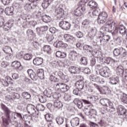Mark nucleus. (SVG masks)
<instances>
[{
  "label": "nucleus",
  "mask_w": 127,
  "mask_h": 127,
  "mask_svg": "<svg viewBox=\"0 0 127 127\" xmlns=\"http://www.w3.org/2000/svg\"><path fill=\"white\" fill-rule=\"evenodd\" d=\"M44 95L47 98H51L52 96V92L51 90H45L44 91Z\"/></svg>",
  "instance_id": "nucleus-46"
},
{
  "label": "nucleus",
  "mask_w": 127,
  "mask_h": 127,
  "mask_svg": "<svg viewBox=\"0 0 127 127\" xmlns=\"http://www.w3.org/2000/svg\"><path fill=\"white\" fill-rule=\"evenodd\" d=\"M15 92H17V89L14 90V92L13 93L12 95L13 100H20V95Z\"/></svg>",
  "instance_id": "nucleus-37"
},
{
  "label": "nucleus",
  "mask_w": 127,
  "mask_h": 127,
  "mask_svg": "<svg viewBox=\"0 0 127 127\" xmlns=\"http://www.w3.org/2000/svg\"><path fill=\"white\" fill-rule=\"evenodd\" d=\"M102 62H104V63H106V64H110V62H111V59L109 58H104L102 60Z\"/></svg>",
  "instance_id": "nucleus-58"
},
{
  "label": "nucleus",
  "mask_w": 127,
  "mask_h": 127,
  "mask_svg": "<svg viewBox=\"0 0 127 127\" xmlns=\"http://www.w3.org/2000/svg\"><path fill=\"white\" fill-rule=\"evenodd\" d=\"M73 103L77 106L78 109L83 108V101L79 100V99H75L73 101Z\"/></svg>",
  "instance_id": "nucleus-29"
},
{
  "label": "nucleus",
  "mask_w": 127,
  "mask_h": 127,
  "mask_svg": "<svg viewBox=\"0 0 127 127\" xmlns=\"http://www.w3.org/2000/svg\"><path fill=\"white\" fill-rule=\"evenodd\" d=\"M91 117H93L94 119H96L97 117V111L94 109H90V115Z\"/></svg>",
  "instance_id": "nucleus-48"
},
{
  "label": "nucleus",
  "mask_w": 127,
  "mask_h": 127,
  "mask_svg": "<svg viewBox=\"0 0 127 127\" xmlns=\"http://www.w3.org/2000/svg\"><path fill=\"white\" fill-rule=\"evenodd\" d=\"M59 26L64 30H69L71 27V24L68 21H62L59 23Z\"/></svg>",
  "instance_id": "nucleus-9"
},
{
  "label": "nucleus",
  "mask_w": 127,
  "mask_h": 127,
  "mask_svg": "<svg viewBox=\"0 0 127 127\" xmlns=\"http://www.w3.org/2000/svg\"><path fill=\"white\" fill-rule=\"evenodd\" d=\"M54 0H44L42 3V6L43 8H47L49 5L53 2Z\"/></svg>",
  "instance_id": "nucleus-26"
},
{
  "label": "nucleus",
  "mask_w": 127,
  "mask_h": 127,
  "mask_svg": "<svg viewBox=\"0 0 127 127\" xmlns=\"http://www.w3.org/2000/svg\"><path fill=\"white\" fill-rule=\"evenodd\" d=\"M64 40L67 43H69V44H73L75 41H76V39L75 37H73V36H70L68 34H65L64 36Z\"/></svg>",
  "instance_id": "nucleus-11"
},
{
  "label": "nucleus",
  "mask_w": 127,
  "mask_h": 127,
  "mask_svg": "<svg viewBox=\"0 0 127 127\" xmlns=\"http://www.w3.org/2000/svg\"><path fill=\"white\" fill-rule=\"evenodd\" d=\"M38 99H39V102H40V103H46V102L47 101L46 99V96H45V95H39Z\"/></svg>",
  "instance_id": "nucleus-41"
},
{
  "label": "nucleus",
  "mask_w": 127,
  "mask_h": 127,
  "mask_svg": "<svg viewBox=\"0 0 127 127\" xmlns=\"http://www.w3.org/2000/svg\"><path fill=\"white\" fill-rule=\"evenodd\" d=\"M54 46L57 48H60V47H64V43L62 41L56 42L54 44Z\"/></svg>",
  "instance_id": "nucleus-40"
},
{
  "label": "nucleus",
  "mask_w": 127,
  "mask_h": 127,
  "mask_svg": "<svg viewBox=\"0 0 127 127\" xmlns=\"http://www.w3.org/2000/svg\"><path fill=\"white\" fill-rule=\"evenodd\" d=\"M42 21H43V22L47 23L48 22H50V20H51V18L50 17V16L45 14L42 16Z\"/></svg>",
  "instance_id": "nucleus-33"
},
{
  "label": "nucleus",
  "mask_w": 127,
  "mask_h": 127,
  "mask_svg": "<svg viewBox=\"0 0 127 127\" xmlns=\"http://www.w3.org/2000/svg\"><path fill=\"white\" fill-rule=\"evenodd\" d=\"M26 32L28 36H30V35H33V34H34V32H33V31L29 29L27 30Z\"/></svg>",
  "instance_id": "nucleus-64"
},
{
  "label": "nucleus",
  "mask_w": 127,
  "mask_h": 127,
  "mask_svg": "<svg viewBox=\"0 0 127 127\" xmlns=\"http://www.w3.org/2000/svg\"><path fill=\"white\" fill-rule=\"evenodd\" d=\"M27 73L32 80H33V81H36V80H37V75H36V73L34 72L33 70L29 69L27 70Z\"/></svg>",
  "instance_id": "nucleus-16"
},
{
  "label": "nucleus",
  "mask_w": 127,
  "mask_h": 127,
  "mask_svg": "<svg viewBox=\"0 0 127 127\" xmlns=\"http://www.w3.org/2000/svg\"><path fill=\"white\" fill-rule=\"evenodd\" d=\"M26 110L28 114H30L31 116H33V117H37L39 114V112L36 109V107L32 104H28L27 106Z\"/></svg>",
  "instance_id": "nucleus-4"
},
{
  "label": "nucleus",
  "mask_w": 127,
  "mask_h": 127,
  "mask_svg": "<svg viewBox=\"0 0 127 127\" xmlns=\"http://www.w3.org/2000/svg\"><path fill=\"white\" fill-rule=\"evenodd\" d=\"M33 63L36 66H40L43 63V59L40 57L36 58L33 60Z\"/></svg>",
  "instance_id": "nucleus-23"
},
{
  "label": "nucleus",
  "mask_w": 127,
  "mask_h": 127,
  "mask_svg": "<svg viewBox=\"0 0 127 127\" xmlns=\"http://www.w3.org/2000/svg\"><path fill=\"white\" fill-rule=\"evenodd\" d=\"M36 6H37V3H32L31 4L27 3L25 5L24 8L26 11L29 12V11H31L32 9H34Z\"/></svg>",
  "instance_id": "nucleus-12"
},
{
  "label": "nucleus",
  "mask_w": 127,
  "mask_h": 127,
  "mask_svg": "<svg viewBox=\"0 0 127 127\" xmlns=\"http://www.w3.org/2000/svg\"><path fill=\"white\" fill-rule=\"evenodd\" d=\"M71 125L73 127H78L80 125V119L78 117L72 118L71 121Z\"/></svg>",
  "instance_id": "nucleus-21"
},
{
  "label": "nucleus",
  "mask_w": 127,
  "mask_h": 127,
  "mask_svg": "<svg viewBox=\"0 0 127 127\" xmlns=\"http://www.w3.org/2000/svg\"><path fill=\"white\" fill-rule=\"evenodd\" d=\"M53 98H54V99H57V100H58L61 98V94L58 92H55L53 95Z\"/></svg>",
  "instance_id": "nucleus-51"
},
{
  "label": "nucleus",
  "mask_w": 127,
  "mask_h": 127,
  "mask_svg": "<svg viewBox=\"0 0 127 127\" xmlns=\"http://www.w3.org/2000/svg\"><path fill=\"white\" fill-rule=\"evenodd\" d=\"M96 57V58H99V59H100V60H103V59L104 58V56L103 55V53H102V52H98L97 55Z\"/></svg>",
  "instance_id": "nucleus-55"
},
{
  "label": "nucleus",
  "mask_w": 127,
  "mask_h": 127,
  "mask_svg": "<svg viewBox=\"0 0 127 127\" xmlns=\"http://www.w3.org/2000/svg\"><path fill=\"white\" fill-rule=\"evenodd\" d=\"M100 103L101 105H102V106H104L105 107H108V103H109V100L106 99H102L100 100Z\"/></svg>",
  "instance_id": "nucleus-44"
},
{
  "label": "nucleus",
  "mask_w": 127,
  "mask_h": 127,
  "mask_svg": "<svg viewBox=\"0 0 127 127\" xmlns=\"http://www.w3.org/2000/svg\"><path fill=\"white\" fill-rule=\"evenodd\" d=\"M54 107L57 108V109H62L63 107V104L61 102L59 101H55L54 103Z\"/></svg>",
  "instance_id": "nucleus-35"
},
{
  "label": "nucleus",
  "mask_w": 127,
  "mask_h": 127,
  "mask_svg": "<svg viewBox=\"0 0 127 127\" xmlns=\"http://www.w3.org/2000/svg\"><path fill=\"white\" fill-rule=\"evenodd\" d=\"M99 74L100 76L104 77L105 78H108L110 77L111 75V72L108 67H104L99 70Z\"/></svg>",
  "instance_id": "nucleus-7"
},
{
  "label": "nucleus",
  "mask_w": 127,
  "mask_h": 127,
  "mask_svg": "<svg viewBox=\"0 0 127 127\" xmlns=\"http://www.w3.org/2000/svg\"><path fill=\"white\" fill-rule=\"evenodd\" d=\"M109 80L111 85H117L120 81V77L118 76L113 75L109 78Z\"/></svg>",
  "instance_id": "nucleus-13"
},
{
  "label": "nucleus",
  "mask_w": 127,
  "mask_h": 127,
  "mask_svg": "<svg viewBox=\"0 0 127 127\" xmlns=\"http://www.w3.org/2000/svg\"><path fill=\"white\" fill-rule=\"evenodd\" d=\"M56 122L59 126H61L64 123V118L61 117H58L56 119Z\"/></svg>",
  "instance_id": "nucleus-43"
},
{
  "label": "nucleus",
  "mask_w": 127,
  "mask_h": 127,
  "mask_svg": "<svg viewBox=\"0 0 127 127\" xmlns=\"http://www.w3.org/2000/svg\"><path fill=\"white\" fill-rule=\"evenodd\" d=\"M47 124L48 127H54V123L52 120H51V121H48Z\"/></svg>",
  "instance_id": "nucleus-63"
},
{
  "label": "nucleus",
  "mask_w": 127,
  "mask_h": 127,
  "mask_svg": "<svg viewBox=\"0 0 127 127\" xmlns=\"http://www.w3.org/2000/svg\"><path fill=\"white\" fill-rule=\"evenodd\" d=\"M32 58V55L30 54H25L23 56V59L26 61H29Z\"/></svg>",
  "instance_id": "nucleus-45"
},
{
  "label": "nucleus",
  "mask_w": 127,
  "mask_h": 127,
  "mask_svg": "<svg viewBox=\"0 0 127 127\" xmlns=\"http://www.w3.org/2000/svg\"><path fill=\"white\" fill-rule=\"evenodd\" d=\"M127 109L122 105H119L117 108V113L119 116H124Z\"/></svg>",
  "instance_id": "nucleus-24"
},
{
  "label": "nucleus",
  "mask_w": 127,
  "mask_h": 127,
  "mask_svg": "<svg viewBox=\"0 0 127 127\" xmlns=\"http://www.w3.org/2000/svg\"><path fill=\"white\" fill-rule=\"evenodd\" d=\"M88 5H89L90 8L94 9L96 8V7L98 6V3H97L95 1L91 0L88 3Z\"/></svg>",
  "instance_id": "nucleus-36"
},
{
  "label": "nucleus",
  "mask_w": 127,
  "mask_h": 127,
  "mask_svg": "<svg viewBox=\"0 0 127 127\" xmlns=\"http://www.w3.org/2000/svg\"><path fill=\"white\" fill-rule=\"evenodd\" d=\"M77 54L79 55V54L77 53V52L75 51H72L68 56V58L71 61H76L77 60Z\"/></svg>",
  "instance_id": "nucleus-25"
},
{
  "label": "nucleus",
  "mask_w": 127,
  "mask_h": 127,
  "mask_svg": "<svg viewBox=\"0 0 127 127\" xmlns=\"http://www.w3.org/2000/svg\"><path fill=\"white\" fill-rule=\"evenodd\" d=\"M84 113L86 116H90L91 115V107L90 106L85 107L84 109Z\"/></svg>",
  "instance_id": "nucleus-47"
},
{
  "label": "nucleus",
  "mask_w": 127,
  "mask_h": 127,
  "mask_svg": "<svg viewBox=\"0 0 127 127\" xmlns=\"http://www.w3.org/2000/svg\"><path fill=\"white\" fill-rule=\"evenodd\" d=\"M125 70L123 66H119L116 68V74L120 77H124V73Z\"/></svg>",
  "instance_id": "nucleus-19"
},
{
  "label": "nucleus",
  "mask_w": 127,
  "mask_h": 127,
  "mask_svg": "<svg viewBox=\"0 0 127 127\" xmlns=\"http://www.w3.org/2000/svg\"><path fill=\"white\" fill-rule=\"evenodd\" d=\"M87 31L88 32L89 37H94L97 33V29L95 27H91L87 28Z\"/></svg>",
  "instance_id": "nucleus-15"
},
{
  "label": "nucleus",
  "mask_w": 127,
  "mask_h": 127,
  "mask_svg": "<svg viewBox=\"0 0 127 127\" xmlns=\"http://www.w3.org/2000/svg\"><path fill=\"white\" fill-rule=\"evenodd\" d=\"M85 10H86V6L82 5L74 10V14L75 16H81V15L84 14Z\"/></svg>",
  "instance_id": "nucleus-8"
},
{
  "label": "nucleus",
  "mask_w": 127,
  "mask_h": 127,
  "mask_svg": "<svg viewBox=\"0 0 127 127\" xmlns=\"http://www.w3.org/2000/svg\"><path fill=\"white\" fill-rule=\"evenodd\" d=\"M116 29L117 30V32H114V33H118V32H120V34L124 36L126 34V27L124 26V25H121L120 27L118 28L116 27Z\"/></svg>",
  "instance_id": "nucleus-18"
},
{
  "label": "nucleus",
  "mask_w": 127,
  "mask_h": 127,
  "mask_svg": "<svg viewBox=\"0 0 127 127\" xmlns=\"http://www.w3.org/2000/svg\"><path fill=\"white\" fill-rule=\"evenodd\" d=\"M43 51L47 54H50L51 53V47L49 45H45L43 48Z\"/></svg>",
  "instance_id": "nucleus-31"
},
{
  "label": "nucleus",
  "mask_w": 127,
  "mask_h": 127,
  "mask_svg": "<svg viewBox=\"0 0 127 127\" xmlns=\"http://www.w3.org/2000/svg\"><path fill=\"white\" fill-rule=\"evenodd\" d=\"M76 36L77 38H82V37L84 36V34H83L81 31H78L76 32Z\"/></svg>",
  "instance_id": "nucleus-60"
},
{
  "label": "nucleus",
  "mask_w": 127,
  "mask_h": 127,
  "mask_svg": "<svg viewBox=\"0 0 127 127\" xmlns=\"http://www.w3.org/2000/svg\"><path fill=\"white\" fill-rule=\"evenodd\" d=\"M56 5L55 6L56 8L55 13L57 15L62 14V12H63V8H62V5L61 4H58V2H56Z\"/></svg>",
  "instance_id": "nucleus-14"
},
{
  "label": "nucleus",
  "mask_w": 127,
  "mask_h": 127,
  "mask_svg": "<svg viewBox=\"0 0 127 127\" xmlns=\"http://www.w3.org/2000/svg\"><path fill=\"white\" fill-rule=\"evenodd\" d=\"M3 28L5 31H8V30H9L11 28V26L9 23H5Z\"/></svg>",
  "instance_id": "nucleus-53"
},
{
  "label": "nucleus",
  "mask_w": 127,
  "mask_h": 127,
  "mask_svg": "<svg viewBox=\"0 0 127 127\" xmlns=\"http://www.w3.org/2000/svg\"><path fill=\"white\" fill-rule=\"evenodd\" d=\"M75 85L77 88L79 90V91H81V90H84V86H85V83H84V81L82 80H79L77 81Z\"/></svg>",
  "instance_id": "nucleus-17"
},
{
  "label": "nucleus",
  "mask_w": 127,
  "mask_h": 127,
  "mask_svg": "<svg viewBox=\"0 0 127 127\" xmlns=\"http://www.w3.org/2000/svg\"><path fill=\"white\" fill-rule=\"evenodd\" d=\"M105 27H102L101 30H103L104 33L106 32H118L117 24L113 19L109 20L105 24Z\"/></svg>",
  "instance_id": "nucleus-2"
},
{
  "label": "nucleus",
  "mask_w": 127,
  "mask_h": 127,
  "mask_svg": "<svg viewBox=\"0 0 127 127\" xmlns=\"http://www.w3.org/2000/svg\"><path fill=\"white\" fill-rule=\"evenodd\" d=\"M90 23H91V22L87 19L84 20L82 22V25H84V28H86V29L90 28Z\"/></svg>",
  "instance_id": "nucleus-39"
},
{
  "label": "nucleus",
  "mask_w": 127,
  "mask_h": 127,
  "mask_svg": "<svg viewBox=\"0 0 127 127\" xmlns=\"http://www.w3.org/2000/svg\"><path fill=\"white\" fill-rule=\"evenodd\" d=\"M13 7H7L5 8L4 12L6 15H13L14 14Z\"/></svg>",
  "instance_id": "nucleus-20"
},
{
  "label": "nucleus",
  "mask_w": 127,
  "mask_h": 127,
  "mask_svg": "<svg viewBox=\"0 0 127 127\" xmlns=\"http://www.w3.org/2000/svg\"><path fill=\"white\" fill-rule=\"evenodd\" d=\"M113 54L114 56L122 55L123 57H126V55H127V52L126 49L121 47L115 49L113 51Z\"/></svg>",
  "instance_id": "nucleus-5"
},
{
  "label": "nucleus",
  "mask_w": 127,
  "mask_h": 127,
  "mask_svg": "<svg viewBox=\"0 0 127 127\" xmlns=\"http://www.w3.org/2000/svg\"><path fill=\"white\" fill-rule=\"evenodd\" d=\"M80 62H81L82 64L83 65H87L88 64V62H87V59L85 57H82L80 59Z\"/></svg>",
  "instance_id": "nucleus-56"
},
{
  "label": "nucleus",
  "mask_w": 127,
  "mask_h": 127,
  "mask_svg": "<svg viewBox=\"0 0 127 127\" xmlns=\"http://www.w3.org/2000/svg\"><path fill=\"white\" fill-rule=\"evenodd\" d=\"M91 12H92V14L93 16H97V15L98 14V13H99V12L96 9H93L91 11H89L88 14H91Z\"/></svg>",
  "instance_id": "nucleus-52"
},
{
  "label": "nucleus",
  "mask_w": 127,
  "mask_h": 127,
  "mask_svg": "<svg viewBox=\"0 0 127 127\" xmlns=\"http://www.w3.org/2000/svg\"><path fill=\"white\" fill-rule=\"evenodd\" d=\"M117 96L119 99H120L121 102L124 104H127V95L123 92L117 93Z\"/></svg>",
  "instance_id": "nucleus-10"
},
{
  "label": "nucleus",
  "mask_w": 127,
  "mask_h": 127,
  "mask_svg": "<svg viewBox=\"0 0 127 127\" xmlns=\"http://www.w3.org/2000/svg\"><path fill=\"white\" fill-rule=\"evenodd\" d=\"M64 83H68V77L66 75H64L61 78Z\"/></svg>",
  "instance_id": "nucleus-57"
},
{
  "label": "nucleus",
  "mask_w": 127,
  "mask_h": 127,
  "mask_svg": "<svg viewBox=\"0 0 127 127\" xmlns=\"http://www.w3.org/2000/svg\"><path fill=\"white\" fill-rule=\"evenodd\" d=\"M78 70H81V68L76 66H70L68 68L69 72L72 74H77V73H78Z\"/></svg>",
  "instance_id": "nucleus-28"
},
{
  "label": "nucleus",
  "mask_w": 127,
  "mask_h": 127,
  "mask_svg": "<svg viewBox=\"0 0 127 127\" xmlns=\"http://www.w3.org/2000/svg\"><path fill=\"white\" fill-rule=\"evenodd\" d=\"M47 29H48V26H43L37 27L36 29V30L37 32V34L39 35H40L43 32L46 31Z\"/></svg>",
  "instance_id": "nucleus-22"
},
{
  "label": "nucleus",
  "mask_w": 127,
  "mask_h": 127,
  "mask_svg": "<svg viewBox=\"0 0 127 127\" xmlns=\"http://www.w3.org/2000/svg\"><path fill=\"white\" fill-rule=\"evenodd\" d=\"M1 109L3 111L5 117V118L2 117L3 123H5V124H7V125H8L10 122H16L17 118H18L19 120L22 119L21 114L12 112V111L9 110L8 107H6V106L2 103L1 104Z\"/></svg>",
  "instance_id": "nucleus-1"
},
{
  "label": "nucleus",
  "mask_w": 127,
  "mask_h": 127,
  "mask_svg": "<svg viewBox=\"0 0 127 127\" xmlns=\"http://www.w3.org/2000/svg\"><path fill=\"white\" fill-rule=\"evenodd\" d=\"M83 50L90 53V52H92V50H93V47L90 45H86L83 47Z\"/></svg>",
  "instance_id": "nucleus-42"
},
{
  "label": "nucleus",
  "mask_w": 127,
  "mask_h": 127,
  "mask_svg": "<svg viewBox=\"0 0 127 127\" xmlns=\"http://www.w3.org/2000/svg\"><path fill=\"white\" fill-rule=\"evenodd\" d=\"M90 100H91L92 102H96V101H98L99 100V97L97 96H92L90 97Z\"/></svg>",
  "instance_id": "nucleus-62"
},
{
  "label": "nucleus",
  "mask_w": 127,
  "mask_h": 127,
  "mask_svg": "<svg viewBox=\"0 0 127 127\" xmlns=\"http://www.w3.org/2000/svg\"><path fill=\"white\" fill-rule=\"evenodd\" d=\"M21 96L25 100H30L31 95L27 92H24L21 93Z\"/></svg>",
  "instance_id": "nucleus-32"
},
{
  "label": "nucleus",
  "mask_w": 127,
  "mask_h": 127,
  "mask_svg": "<svg viewBox=\"0 0 127 127\" xmlns=\"http://www.w3.org/2000/svg\"><path fill=\"white\" fill-rule=\"evenodd\" d=\"M92 86L94 87V88H96L100 93H103V91H102V89L100 88V86L99 85L96 84V83H92Z\"/></svg>",
  "instance_id": "nucleus-59"
},
{
  "label": "nucleus",
  "mask_w": 127,
  "mask_h": 127,
  "mask_svg": "<svg viewBox=\"0 0 127 127\" xmlns=\"http://www.w3.org/2000/svg\"><path fill=\"white\" fill-rule=\"evenodd\" d=\"M45 118L46 121V122H50L51 121H52V115L50 114H47L45 115Z\"/></svg>",
  "instance_id": "nucleus-50"
},
{
  "label": "nucleus",
  "mask_w": 127,
  "mask_h": 127,
  "mask_svg": "<svg viewBox=\"0 0 127 127\" xmlns=\"http://www.w3.org/2000/svg\"><path fill=\"white\" fill-rule=\"evenodd\" d=\"M46 38L47 40V41H48V42L51 43L52 42V41H53L54 39V37H53V36L50 35L48 37H46Z\"/></svg>",
  "instance_id": "nucleus-61"
},
{
  "label": "nucleus",
  "mask_w": 127,
  "mask_h": 127,
  "mask_svg": "<svg viewBox=\"0 0 127 127\" xmlns=\"http://www.w3.org/2000/svg\"><path fill=\"white\" fill-rule=\"evenodd\" d=\"M11 66L15 69H18L21 66V64L17 61H15L12 63Z\"/></svg>",
  "instance_id": "nucleus-34"
},
{
  "label": "nucleus",
  "mask_w": 127,
  "mask_h": 127,
  "mask_svg": "<svg viewBox=\"0 0 127 127\" xmlns=\"http://www.w3.org/2000/svg\"><path fill=\"white\" fill-rule=\"evenodd\" d=\"M108 20V14L106 12H102L99 14L97 22L98 24H104Z\"/></svg>",
  "instance_id": "nucleus-6"
},
{
  "label": "nucleus",
  "mask_w": 127,
  "mask_h": 127,
  "mask_svg": "<svg viewBox=\"0 0 127 127\" xmlns=\"http://www.w3.org/2000/svg\"><path fill=\"white\" fill-rule=\"evenodd\" d=\"M37 75L40 79H44V70L43 69H39L37 70Z\"/></svg>",
  "instance_id": "nucleus-30"
},
{
  "label": "nucleus",
  "mask_w": 127,
  "mask_h": 127,
  "mask_svg": "<svg viewBox=\"0 0 127 127\" xmlns=\"http://www.w3.org/2000/svg\"><path fill=\"white\" fill-rule=\"evenodd\" d=\"M54 86L56 90H60L62 93H66L70 89L68 85L62 82L56 83Z\"/></svg>",
  "instance_id": "nucleus-3"
},
{
  "label": "nucleus",
  "mask_w": 127,
  "mask_h": 127,
  "mask_svg": "<svg viewBox=\"0 0 127 127\" xmlns=\"http://www.w3.org/2000/svg\"><path fill=\"white\" fill-rule=\"evenodd\" d=\"M3 51H4V53L6 54H10V52H12V50L10 47L4 46L3 48Z\"/></svg>",
  "instance_id": "nucleus-38"
},
{
  "label": "nucleus",
  "mask_w": 127,
  "mask_h": 127,
  "mask_svg": "<svg viewBox=\"0 0 127 127\" xmlns=\"http://www.w3.org/2000/svg\"><path fill=\"white\" fill-rule=\"evenodd\" d=\"M37 111H43L45 110V107H44V106H43L42 104H37L36 106Z\"/></svg>",
  "instance_id": "nucleus-49"
},
{
  "label": "nucleus",
  "mask_w": 127,
  "mask_h": 127,
  "mask_svg": "<svg viewBox=\"0 0 127 127\" xmlns=\"http://www.w3.org/2000/svg\"><path fill=\"white\" fill-rule=\"evenodd\" d=\"M111 39V37L108 35H104L100 39V43L101 44H104V42H109Z\"/></svg>",
  "instance_id": "nucleus-27"
},
{
  "label": "nucleus",
  "mask_w": 127,
  "mask_h": 127,
  "mask_svg": "<svg viewBox=\"0 0 127 127\" xmlns=\"http://www.w3.org/2000/svg\"><path fill=\"white\" fill-rule=\"evenodd\" d=\"M98 124L101 127H104V126L106 125V120H105V118L101 119L99 122H98Z\"/></svg>",
  "instance_id": "nucleus-54"
}]
</instances>
